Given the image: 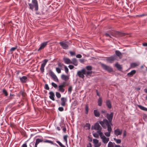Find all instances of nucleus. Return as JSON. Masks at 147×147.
Segmentation results:
<instances>
[{
    "instance_id": "393cba45",
    "label": "nucleus",
    "mask_w": 147,
    "mask_h": 147,
    "mask_svg": "<svg viewBox=\"0 0 147 147\" xmlns=\"http://www.w3.org/2000/svg\"><path fill=\"white\" fill-rule=\"evenodd\" d=\"M61 78L63 80L66 81L69 79L68 77L64 74H62L61 76Z\"/></svg>"
},
{
    "instance_id": "4d7b16f0",
    "label": "nucleus",
    "mask_w": 147,
    "mask_h": 147,
    "mask_svg": "<svg viewBox=\"0 0 147 147\" xmlns=\"http://www.w3.org/2000/svg\"><path fill=\"white\" fill-rule=\"evenodd\" d=\"M62 130L64 133H65L66 130V128L65 127H63Z\"/></svg>"
},
{
    "instance_id": "b1692460",
    "label": "nucleus",
    "mask_w": 147,
    "mask_h": 147,
    "mask_svg": "<svg viewBox=\"0 0 147 147\" xmlns=\"http://www.w3.org/2000/svg\"><path fill=\"white\" fill-rule=\"evenodd\" d=\"M94 113L95 117H99L100 116V113L97 110H94Z\"/></svg>"
},
{
    "instance_id": "0eeeda50",
    "label": "nucleus",
    "mask_w": 147,
    "mask_h": 147,
    "mask_svg": "<svg viewBox=\"0 0 147 147\" xmlns=\"http://www.w3.org/2000/svg\"><path fill=\"white\" fill-rule=\"evenodd\" d=\"M113 113H111L110 114L107 113L106 114V117L109 120L108 122L109 123V125H112V124L111 123V121L112 120L113 117Z\"/></svg>"
},
{
    "instance_id": "052dcab7",
    "label": "nucleus",
    "mask_w": 147,
    "mask_h": 147,
    "mask_svg": "<svg viewBox=\"0 0 147 147\" xmlns=\"http://www.w3.org/2000/svg\"><path fill=\"white\" fill-rule=\"evenodd\" d=\"M126 135V132L125 131H124L123 132V136L124 137Z\"/></svg>"
},
{
    "instance_id": "6ab92c4d",
    "label": "nucleus",
    "mask_w": 147,
    "mask_h": 147,
    "mask_svg": "<svg viewBox=\"0 0 147 147\" xmlns=\"http://www.w3.org/2000/svg\"><path fill=\"white\" fill-rule=\"evenodd\" d=\"M63 60L66 64H70L71 63V61L69 58L64 57L63 58Z\"/></svg>"
},
{
    "instance_id": "6e6552de",
    "label": "nucleus",
    "mask_w": 147,
    "mask_h": 147,
    "mask_svg": "<svg viewBox=\"0 0 147 147\" xmlns=\"http://www.w3.org/2000/svg\"><path fill=\"white\" fill-rule=\"evenodd\" d=\"M111 35L112 36L117 37L121 36L122 35L121 32L115 31H113L111 32Z\"/></svg>"
},
{
    "instance_id": "a19ab883",
    "label": "nucleus",
    "mask_w": 147,
    "mask_h": 147,
    "mask_svg": "<svg viewBox=\"0 0 147 147\" xmlns=\"http://www.w3.org/2000/svg\"><path fill=\"white\" fill-rule=\"evenodd\" d=\"M68 136L67 135H65L63 137V139L65 141L66 144L67 143V138Z\"/></svg>"
},
{
    "instance_id": "7c9ffc66",
    "label": "nucleus",
    "mask_w": 147,
    "mask_h": 147,
    "mask_svg": "<svg viewBox=\"0 0 147 147\" xmlns=\"http://www.w3.org/2000/svg\"><path fill=\"white\" fill-rule=\"evenodd\" d=\"M136 71L135 70H134L129 72V77H131L133 76V75L136 73Z\"/></svg>"
},
{
    "instance_id": "4468645a",
    "label": "nucleus",
    "mask_w": 147,
    "mask_h": 147,
    "mask_svg": "<svg viewBox=\"0 0 147 147\" xmlns=\"http://www.w3.org/2000/svg\"><path fill=\"white\" fill-rule=\"evenodd\" d=\"M59 44L63 49H66L68 48V46L65 42H60Z\"/></svg>"
},
{
    "instance_id": "c85d7f7f",
    "label": "nucleus",
    "mask_w": 147,
    "mask_h": 147,
    "mask_svg": "<svg viewBox=\"0 0 147 147\" xmlns=\"http://www.w3.org/2000/svg\"><path fill=\"white\" fill-rule=\"evenodd\" d=\"M98 105L99 106H101L102 105V100L101 97H100L98 100Z\"/></svg>"
},
{
    "instance_id": "79ce46f5",
    "label": "nucleus",
    "mask_w": 147,
    "mask_h": 147,
    "mask_svg": "<svg viewBox=\"0 0 147 147\" xmlns=\"http://www.w3.org/2000/svg\"><path fill=\"white\" fill-rule=\"evenodd\" d=\"M17 46H16L15 47H12L10 49V51L11 52H13L14 51L17 49Z\"/></svg>"
},
{
    "instance_id": "864d4df0",
    "label": "nucleus",
    "mask_w": 147,
    "mask_h": 147,
    "mask_svg": "<svg viewBox=\"0 0 147 147\" xmlns=\"http://www.w3.org/2000/svg\"><path fill=\"white\" fill-rule=\"evenodd\" d=\"M69 67V69H73L74 67V66L71 65H69L68 66Z\"/></svg>"
},
{
    "instance_id": "338daca9",
    "label": "nucleus",
    "mask_w": 147,
    "mask_h": 147,
    "mask_svg": "<svg viewBox=\"0 0 147 147\" xmlns=\"http://www.w3.org/2000/svg\"><path fill=\"white\" fill-rule=\"evenodd\" d=\"M57 129L59 131L60 130V127H57Z\"/></svg>"
},
{
    "instance_id": "0e129e2a",
    "label": "nucleus",
    "mask_w": 147,
    "mask_h": 147,
    "mask_svg": "<svg viewBox=\"0 0 147 147\" xmlns=\"http://www.w3.org/2000/svg\"><path fill=\"white\" fill-rule=\"evenodd\" d=\"M80 61L81 62H84V59H80Z\"/></svg>"
},
{
    "instance_id": "3c124183",
    "label": "nucleus",
    "mask_w": 147,
    "mask_h": 147,
    "mask_svg": "<svg viewBox=\"0 0 147 147\" xmlns=\"http://www.w3.org/2000/svg\"><path fill=\"white\" fill-rule=\"evenodd\" d=\"M45 88L47 90H49V88L47 84H45Z\"/></svg>"
},
{
    "instance_id": "39448f33",
    "label": "nucleus",
    "mask_w": 147,
    "mask_h": 147,
    "mask_svg": "<svg viewBox=\"0 0 147 147\" xmlns=\"http://www.w3.org/2000/svg\"><path fill=\"white\" fill-rule=\"evenodd\" d=\"M92 128L94 129L97 130V132L99 135V133L102 132L101 131L102 130L101 127L99 125L98 123H96L94 125L93 127H92Z\"/></svg>"
},
{
    "instance_id": "a18cd8bd",
    "label": "nucleus",
    "mask_w": 147,
    "mask_h": 147,
    "mask_svg": "<svg viewBox=\"0 0 147 147\" xmlns=\"http://www.w3.org/2000/svg\"><path fill=\"white\" fill-rule=\"evenodd\" d=\"M69 53L71 56H75L76 55L74 51H70Z\"/></svg>"
},
{
    "instance_id": "774afa93",
    "label": "nucleus",
    "mask_w": 147,
    "mask_h": 147,
    "mask_svg": "<svg viewBox=\"0 0 147 147\" xmlns=\"http://www.w3.org/2000/svg\"><path fill=\"white\" fill-rule=\"evenodd\" d=\"M144 91L146 93H147V89H144Z\"/></svg>"
},
{
    "instance_id": "09e8293b",
    "label": "nucleus",
    "mask_w": 147,
    "mask_h": 147,
    "mask_svg": "<svg viewBox=\"0 0 147 147\" xmlns=\"http://www.w3.org/2000/svg\"><path fill=\"white\" fill-rule=\"evenodd\" d=\"M72 90V86H70L68 88V91L69 92L71 93Z\"/></svg>"
},
{
    "instance_id": "c756f323",
    "label": "nucleus",
    "mask_w": 147,
    "mask_h": 147,
    "mask_svg": "<svg viewBox=\"0 0 147 147\" xmlns=\"http://www.w3.org/2000/svg\"><path fill=\"white\" fill-rule=\"evenodd\" d=\"M90 125L89 123H86L84 126V128L88 130L90 128Z\"/></svg>"
},
{
    "instance_id": "423d86ee",
    "label": "nucleus",
    "mask_w": 147,
    "mask_h": 147,
    "mask_svg": "<svg viewBox=\"0 0 147 147\" xmlns=\"http://www.w3.org/2000/svg\"><path fill=\"white\" fill-rule=\"evenodd\" d=\"M101 65L104 69L107 71L109 72H111L113 71V69L110 66L103 63H101Z\"/></svg>"
},
{
    "instance_id": "69168bd1",
    "label": "nucleus",
    "mask_w": 147,
    "mask_h": 147,
    "mask_svg": "<svg viewBox=\"0 0 147 147\" xmlns=\"http://www.w3.org/2000/svg\"><path fill=\"white\" fill-rule=\"evenodd\" d=\"M114 147H121L119 145H115Z\"/></svg>"
},
{
    "instance_id": "c9c22d12",
    "label": "nucleus",
    "mask_w": 147,
    "mask_h": 147,
    "mask_svg": "<svg viewBox=\"0 0 147 147\" xmlns=\"http://www.w3.org/2000/svg\"><path fill=\"white\" fill-rule=\"evenodd\" d=\"M114 140L116 141L117 144H120L121 142V140L120 139H117L115 138H114Z\"/></svg>"
},
{
    "instance_id": "f3484780",
    "label": "nucleus",
    "mask_w": 147,
    "mask_h": 147,
    "mask_svg": "<svg viewBox=\"0 0 147 147\" xmlns=\"http://www.w3.org/2000/svg\"><path fill=\"white\" fill-rule=\"evenodd\" d=\"M114 132L116 136L121 135L122 133V130H120L118 129L115 130L114 131Z\"/></svg>"
},
{
    "instance_id": "f8f14e48",
    "label": "nucleus",
    "mask_w": 147,
    "mask_h": 147,
    "mask_svg": "<svg viewBox=\"0 0 147 147\" xmlns=\"http://www.w3.org/2000/svg\"><path fill=\"white\" fill-rule=\"evenodd\" d=\"M65 82H64L62 84L59 86V91L61 92H63L65 91V89L63 88L65 87Z\"/></svg>"
},
{
    "instance_id": "bf43d9fd",
    "label": "nucleus",
    "mask_w": 147,
    "mask_h": 147,
    "mask_svg": "<svg viewBox=\"0 0 147 147\" xmlns=\"http://www.w3.org/2000/svg\"><path fill=\"white\" fill-rule=\"evenodd\" d=\"M143 46H147V43H144L143 44Z\"/></svg>"
},
{
    "instance_id": "412c9836",
    "label": "nucleus",
    "mask_w": 147,
    "mask_h": 147,
    "mask_svg": "<svg viewBox=\"0 0 147 147\" xmlns=\"http://www.w3.org/2000/svg\"><path fill=\"white\" fill-rule=\"evenodd\" d=\"M71 63L73 64L75 66H77L78 65V62L76 59L73 58L71 61Z\"/></svg>"
},
{
    "instance_id": "de8ad7c7",
    "label": "nucleus",
    "mask_w": 147,
    "mask_h": 147,
    "mask_svg": "<svg viewBox=\"0 0 147 147\" xmlns=\"http://www.w3.org/2000/svg\"><path fill=\"white\" fill-rule=\"evenodd\" d=\"M111 32H110V34H108L107 33H105V35L106 37L109 36L110 38H112V37H111L112 35L111 34Z\"/></svg>"
},
{
    "instance_id": "6e6d98bb",
    "label": "nucleus",
    "mask_w": 147,
    "mask_h": 147,
    "mask_svg": "<svg viewBox=\"0 0 147 147\" xmlns=\"http://www.w3.org/2000/svg\"><path fill=\"white\" fill-rule=\"evenodd\" d=\"M76 57H77L78 58H81L82 57V56L81 55L79 54H78V55H77L76 56Z\"/></svg>"
},
{
    "instance_id": "473e14b6",
    "label": "nucleus",
    "mask_w": 147,
    "mask_h": 147,
    "mask_svg": "<svg viewBox=\"0 0 147 147\" xmlns=\"http://www.w3.org/2000/svg\"><path fill=\"white\" fill-rule=\"evenodd\" d=\"M58 65L59 68L61 69H62V68L63 67H65V66L63 64L61 63H59L58 64Z\"/></svg>"
},
{
    "instance_id": "f257e3e1",
    "label": "nucleus",
    "mask_w": 147,
    "mask_h": 147,
    "mask_svg": "<svg viewBox=\"0 0 147 147\" xmlns=\"http://www.w3.org/2000/svg\"><path fill=\"white\" fill-rule=\"evenodd\" d=\"M92 67L91 66H87L86 67V69H83L77 72V75L80 77L84 78V75H85L86 77L88 76H91L92 71Z\"/></svg>"
},
{
    "instance_id": "1a4fd4ad",
    "label": "nucleus",
    "mask_w": 147,
    "mask_h": 147,
    "mask_svg": "<svg viewBox=\"0 0 147 147\" xmlns=\"http://www.w3.org/2000/svg\"><path fill=\"white\" fill-rule=\"evenodd\" d=\"M49 74L50 76L52 78L54 81L57 82H59V80L53 71H50Z\"/></svg>"
},
{
    "instance_id": "37998d69",
    "label": "nucleus",
    "mask_w": 147,
    "mask_h": 147,
    "mask_svg": "<svg viewBox=\"0 0 147 147\" xmlns=\"http://www.w3.org/2000/svg\"><path fill=\"white\" fill-rule=\"evenodd\" d=\"M3 94H5V95L6 96H7L8 94L6 90H5V89H3Z\"/></svg>"
},
{
    "instance_id": "ddd939ff",
    "label": "nucleus",
    "mask_w": 147,
    "mask_h": 147,
    "mask_svg": "<svg viewBox=\"0 0 147 147\" xmlns=\"http://www.w3.org/2000/svg\"><path fill=\"white\" fill-rule=\"evenodd\" d=\"M93 141L94 144V147H99L101 145V143H99V141L98 140L94 139Z\"/></svg>"
},
{
    "instance_id": "c03bdc74",
    "label": "nucleus",
    "mask_w": 147,
    "mask_h": 147,
    "mask_svg": "<svg viewBox=\"0 0 147 147\" xmlns=\"http://www.w3.org/2000/svg\"><path fill=\"white\" fill-rule=\"evenodd\" d=\"M61 69L59 67L56 68V71L58 73H60L61 72Z\"/></svg>"
},
{
    "instance_id": "8fccbe9b",
    "label": "nucleus",
    "mask_w": 147,
    "mask_h": 147,
    "mask_svg": "<svg viewBox=\"0 0 147 147\" xmlns=\"http://www.w3.org/2000/svg\"><path fill=\"white\" fill-rule=\"evenodd\" d=\"M143 118L145 120H147V115L146 114H144L143 115Z\"/></svg>"
},
{
    "instance_id": "2f4dec72",
    "label": "nucleus",
    "mask_w": 147,
    "mask_h": 147,
    "mask_svg": "<svg viewBox=\"0 0 147 147\" xmlns=\"http://www.w3.org/2000/svg\"><path fill=\"white\" fill-rule=\"evenodd\" d=\"M115 66L119 70H121L122 68L121 65L119 64L118 63H116Z\"/></svg>"
},
{
    "instance_id": "7ed1b4c3",
    "label": "nucleus",
    "mask_w": 147,
    "mask_h": 147,
    "mask_svg": "<svg viewBox=\"0 0 147 147\" xmlns=\"http://www.w3.org/2000/svg\"><path fill=\"white\" fill-rule=\"evenodd\" d=\"M30 8L33 10L34 7L35 11H37L38 9V3L37 0H32V3H29Z\"/></svg>"
},
{
    "instance_id": "f704fd0d",
    "label": "nucleus",
    "mask_w": 147,
    "mask_h": 147,
    "mask_svg": "<svg viewBox=\"0 0 147 147\" xmlns=\"http://www.w3.org/2000/svg\"><path fill=\"white\" fill-rule=\"evenodd\" d=\"M114 145L111 142H109L108 145V147H114Z\"/></svg>"
},
{
    "instance_id": "5fc2aeb1",
    "label": "nucleus",
    "mask_w": 147,
    "mask_h": 147,
    "mask_svg": "<svg viewBox=\"0 0 147 147\" xmlns=\"http://www.w3.org/2000/svg\"><path fill=\"white\" fill-rule=\"evenodd\" d=\"M58 110L61 111H63L64 109L62 107H59L58 108Z\"/></svg>"
},
{
    "instance_id": "49530a36",
    "label": "nucleus",
    "mask_w": 147,
    "mask_h": 147,
    "mask_svg": "<svg viewBox=\"0 0 147 147\" xmlns=\"http://www.w3.org/2000/svg\"><path fill=\"white\" fill-rule=\"evenodd\" d=\"M52 85L55 88H57V84L54 82L51 83Z\"/></svg>"
},
{
    "instance_id": "f03ea898",
    "label": "nucleus",
    "mask_w": 147,
    "mask_h": 147,
    "mask_svg": "<svg viewBox=\"0 0 147 147\" xmlns=\"http://www.w3.org/2000/svg\"><path fill=\"white\" fill-rule=\"evenodd\" d=\"M98 122L102 125V126L104 128H106V125L107 127V130L108 132H106L105 133V135L108 137L110 136L111 132L112 131V129L111 127V126L109 125V123L108 122V121L106 119H104L102 121H98Z\"/></svg>"
},
{
    "instance_id": "e433bc0d",
    "label": "nucleus",
    "mask_w": 147,
    "mask_h": 147,
    "mask_svg": "<svg viewBox=\"0 0 147 147\" xmlns=\"http://www.w3.org/2000/svg\"><path fill=\"white\" fill-rule=\"evenodd\" d=\"M56 95L57 97L58 98H59L61 97V94L58 92H56Z\"/></svg>"
},
{
    "instance_id": "9d476101",
    "label": "nucleus",
    "mask_w": 147,
    "mask_h": 147,
    "mask_svg": "<svg viewBox=\"0 0 147 147\" xmlns=\"http://www.w3.org/2000/svg\"><path fill=\"white\" fill-rule=\"evenodd\" d=\"M48 61V60L47 59H45L43 60V63L42 64L40 68V71L42 72L44 71V67Z\"/></svg>"
},
{
    "instance_id": "13d9d810",
    "label": "nucleus",
    "mask_w": 147,
    "mask_h": 147,
    "mask_svg": "<svg viewBox=\"0 0 147 147\" xmlns=\"http://www.w3.org/2000/svg\"><path fill=\"white\" fill-rule=\"evenodd\" d=\"M22 147H27V145L26 143L22 145Z\"/></svg>"
},
{
    "instance_id": "4be33fe9",
    "label": "nucleus",
    "mask_w": 147,
    "mask_h": 147,
    "mask_svg": "<svg viewBox=\"0 0 147 147\" xmlns=\"http://www.w3.org/2000/svg\"><path fill=\"white\" fill-rule=\"evenodd\" d=\"M43 142V140L42 139H37L36 140V143L35 144V147H37V145L40 142Z\"/></svg>"
},
{
    "instance_id": "20e7f679",
    "label": "nucleus",
    "mask_w": 147,
    "mask_h": 147,
    "mask_svg": "<svg viewBox=\"0 0 147 147\" xmlns=\"http://www.w3.org/2000/svg\"><path fill=\"white\" fill-rule=\"evenodd\" d=\"M99 133V135L102 140V142L105 144H107L109 140V138L106 137L102 132H100Z\"/></svg>"
},
{
    "instance_id": "dca6fc26",
    "label": "nucleus",
    "mask_w": 147,
    "mask_h": 147,
    "mask_svg": "<svg viewBox=\"0 0 147 147\" xmlns=\"http://www.w3.org/2000/svg\"><path fill=\"white\" fill-rule=\"evenodd\" d=\"M48 43L47 42H44L41 44L40 46L39 49H38V51H39L40 50L44 49L47 45Z\"/></svg>"
},
{
    "instance_id": "ea45409f",
    "label": "nucleus",
    "mask_w": 147,
    "mask_h": 147,
    "mask_svg": "<svg viewBox=\"0 0 147 147\" xmlns=\"http://www.w3.org/2000/svg\"><path fill=\"white\" fill-rule=\"evenodd\" d=\"M56 142L61 147H66L65 146L63 145L59 141H57Z\"/></svg>"
},
{
    "instance_id": "72a5a7b5",
    "label": "nucleus",
    "mask_w": 147,
    "mask_h": 147,
    "mask_svg": "<svg viewBox=\"0 0 147 147\" xmlns=\"http://www.w3.org/2000/svg\"><path fill=\"white\" fill-rule=\"evenodd\" d=\"M89 107L88 105H86L85 107V113L86 114H88V112Z\"/></svg>"
},
{
    "instance_id": "e2e57ef3",
    "label": "nucleus",
    "mask_w": 147,
    "mask_h": 147,
    "mask_svg": "<svg viewBox=\"0 0 147 147\" xmlns=\"http://www.w3.org/2000/svg\"><path fill=\"white\" fill-rule=\"evenodd\" d=\"M87 147H92L91 144L89 143V144L87 146Z\"/></svg>"
},
{
    "instance_id": "aec40b11",
    "label": "nucleus",
    "mask_w": 147,
    "mask_h": 147,
    "mask_svg": "<svg viewBox=\"0 0 147 147\" xmlns=\"http://www.w3.org/2000/svg\"><path fill=\"white\" fill-rule=\"evenodd\" d=\"M49 94H50L49 98L53 100H55V99L54 97L55 96L54 93L52 92H49Z\"/></svg>"
},
{
    "instance_id": "a878e982",
    "label": "nucleus",
    "mask_w": 147,
    "mask_h": 147,
    "mask_svg": "<svg viewBox=\"0 0 147 147\" xmlns=\"http://www.w3.org/2000/svg\"><path fill=\"white\" fill-rule=\"evenodd\" d=\"M139 65V64L137 63H131L130 67L133 68Z\"/></svg>"
},
{
    "instance_id": "4c0bfd02",
    "label": "nucleus",
    "mask_w": 147,
    "mask_h": 147,
    "mask_svg": "<svg viewBox=\"0 0 147 147\" xmlns=\"http://www.w3.org/2000/svg\"><path fill=\"white\" fill-rule=\"evenodd\" d=\"M43 142H47V143H50L51 144H54L53 143V142H52V141H50V140H46L45 141H43Z\"/></svg>"
},
{
    "instance_id": "603ef678",
    "label": "nucleus",
    "mask_w": 147,
    "mask_h": 147,
    "mask_svg": "<svg viewBox=\"0 0 147 147\" xmlns=\"http://www.w3.org/2000/svg\"><path fill=\"white\" fill-rule=\"evenodd\" d=\"M64 68H65V72L67 73H68V68L67 67V66H65Z\"/></svg>"
},
{
    "instance_id": "9b49d317",
    "label": "nucleus",
    "mask_w": 147,
    "mask_h": 147,
    "mask_svg": "<svg viewBox=\"0 0 147 147\" xmlns=\"http://www.w3.org/2000/svg\"><path fill=\"white\" fill-rule=\"evenodd\" d=\"M116 59V56H113L109 57L107 58L106 60L108 62L110 63H112Z\"/></svg>"
},
{
    "instance_id": "58836bf2",
    "label": "nucleus",
    "mask_w": 147,
    "mask_h": 147,
    "mask_svg": "<svg viewBox=\"0 0 147 147\" xmlns=\"http://www.w3.org/2000/svg\"><path fill=\"white\" fill-rule=\"evenodd\" d=\"M93 136L96 138H99V135L98 134V133H94L93 134Z\"/></svg>"
},
{
    "instance_id": "5701e85b",
    "label": "nucleus",
    "mask_w": 147,
    "mask_h": 147,
    "mask_svg": "<svg viewBox=\"0 0 147 147\" xmlns=\"http://www.w3.org/2000/svg\"><path fill=\"white\" fill-rule=\"evenodd\" d=\"M106 105L107 106V107L109 109H111L112 107V106L111 102V101L110 100H108L106 101Z\"/></svg>"
},
{
    "instance_id": "2eb2a0df",
    "label": "nucleus",
    "mask_w": 147,
    "mask_h": 147,
    "mask_svg": "<svg viewBox=\"0 0 147 147\" xmlns=\"http://www.w3.org/2000/svg\"><path fill=\"white\" fill-rule=\"evenodd\" d=\"M67 101L66 98L62 97L61 98V105L63 106H65V105Z\"/></svg>"
},
{
    "instance_id": "bb28decb",
    "label": "nucleus",
    "mask_w": 147,
    "mask_h": 147,
    "mask_svg": "<svg viewBox=\"0 0 147 147\" xmlns=\"http://www.w3.org/2000/svg\"><path fill=\"white\" fill-rule=\"evenodd\" d=\"M115 54L116 55L119 57L120 58H121L122 56L121 53L119 51H115Z\"/></svg>"
},
{
    "instance_id": "680f3d73",
    "label": "nucleus",
    "mask_w": 147,
    "mask_h": 147,
    "mask_svg": "<svg viewBox=\"0 0 147 147\" xmlns=\"http://www.w3.org/2000/svg\"><path fill=\"white\" fill-rule=\"evenodd\" d=\"M101 113H105H105L106 112V111H105V110H102L101 111Z\"/></svg>"
},
{
    "instance_id": "cd10ccee",
    "label": "nucleus",
    "mask_w": 147,
    "mask_h": 147,
    "mask_svg": "<svg viewBox=\"0 0 147 147\" xmlns=\"http://www.w3.org/2000/svg\"><path fill=\"white\" fill-rule=\"evenodd\" d=\"M138 107L140 108L141 110L145 111H147V108L142 106L141 105H138Z\"/></svg>"
},
{
    "instance_id": "a211bd4d",
    "label": "nucleus",
    "mask_w": 147,
    "mask_h": 147,
    "mask_svg": "<svg viewBox=\"0 0 147 147\" xmlns=\"http://www.w3.org/2000/svg\"><path fill=\"white\" fill-rule=\"evenodd\" d=\"M20 80L22 83H25L27 80V78L26 76H23L20 78Z\"/></svg>"
}]
</instances>
